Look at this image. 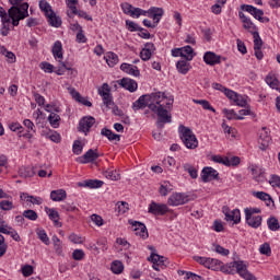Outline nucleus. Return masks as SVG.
<instances>
[{
	"mask_svg": "<svg viewBox=\"0 0 280 280\" xmlns=\"http://www.w3.org/2000/svg\"><path fill=\"white\" fill-rule=\"evenodd\" d=\"M163 100H167V96L163 92L144 94L133 103L132 108L133 110H141L148 106L152 113L158 115L155 126L158 130H162L165 128V124H172V115H168L170 112L161 104Z\"/></svg>",
	"mask_w": 280,
	"mask_h": 280,
	"instance_id": "1",
	"label": "nucleus"
},
{
	"mask_svg": "<svg viewBox=\"0 0 280 280\" xmlns=\"http://www.w3.org/2000/svg\"><path fill=\"white\" fill-rule=\"evenodd\" d=\"M27 10H30L27 2L22 3L20 7H11L8 12L0 15L1 23H12L13 27H19L20 21L30 16Z\"/></svg>",
	"mask_w": 280,
	"mask_h": 280,
	"instance_id": "2",
	"label": "nucleus"
},
{
	"mask_svg": "<svg viewBox=\"0 0 280 280\" xmlns=\"http://www.w3.org/2000/svg\"><path fill=\"white\" fill-rule=\"evenodd\" d=\"M235 269L236 272L240 275V277H242L245 280H257V278L255 276H253V273L249 272V270L247 269L246 265L244 264V261H233L230 264L224 265V262H222L221 265V272H224V275H235Z\"/></svg>",
	"mask_w": 280,
	"mask_h": 280,
	"instance_id": "3",
	"label": "nucleus"
},
{
	"mask_svg": "<svg viewBox=\"0 0 280 280\" xmlns=\"http://www.w3.org/2000/svg\"><path fill=\"white\" fill-rule=\"evenodd\" d=\"M98 95L103 98V104L107 108H112L114 115L117 117H122L124 112L119 109L117 105H115V102L113 101V95H110V86L108 83H103L102 89L98 90Z\"/></svg>",
	"mask_w": 280,
	"mask_h": 280,
	"instance_id": "4",
	"label": "nucleus"
},
{
	"mask_svg": "<svg viewBox=\"0 0 280 280\" xmlns=\"http://www.w3.org/2000/svg\"><path fill=\"white\" fill-rule=\"evenodd\" d=\"M180 139L188 150H196L198 148V138L189 127L180 125L178 127Z\"/></svg>",
	"mask_w": 280,
	"mask_h": 280,
	"instance_id": "5",
	"label": "nucleus"
},
{
	"mask_svg": "<svg viewBox=\"0 0 280 280\" xmlns=\"http://www.w3.org/2000/svg\"><path fill=\"white\" fill-rule=\"evenodd\" d=\"M241 10H243L244 12H248L249 14H252V16H254V19H256L260 23H270V19L264 18V10L261 9H257L256 7L250 4H242Z\"/></svg>",
	"mask_w": 280,
	"mask_h": 280,
	"instance_id": "6",
	"label": "nucleus"
},
{
	"mask_svg": "<svg viewBox=\"0 0 280 280\" xmlns=\"http://www.w3.org/2000/svg\"><path fill=\"white\" fill-rule=\"evenodd\" d=\"M148 261H152L153 270H156L158 272H161V270H165V268L170 266V261H167V258H165V256H161L154 253H151Z\"/></svg>",
	"mask_w": 280,
	"mask_h": 280,
	"instance_id": "7",
	"label": "nucleus"
},
{
	"mask_svg": "<svg viewBox=\"0 0 280 280\" xmlns=\"http://www.w3.org/2000/svg\"><path fill=\"white\" fill-rule=\"evenodd\" d=\"M163 14H165V11L163 10V8L159 7H151L147 11L140 9V16H149V19L156 21L155 23H160L161 19L163 18Z\"/></svg>",
	"mask_w": 280,
	"mask_h": 280,
	"instance_id": "8",
	"label": "nucleus"
},
{
	"mask_svg": "<svg viewBox=\"0 0 280 280\" xmlns=\"http://www.w3.org/2000/svg\"><path fill=\"white\" fill-rule=\"evenodd\" d=\"M0 233H2L3 235H11L14 242H21V236L19 235L16 230L10 226L1 215H0Z\"/></svg>",
	"mask_w": 280,
	"mask_h": 280,
	"instance_id": "9",
	"label": "nucleus"
},
{
	"mask_svg": "<svg viewBox=\"0 0 280 280\" xmlns=\"http://www.w3.org/2000/svg\"><path fill=\"white\" fill-rule=\"evenodd\" d=\"M202 183H211V180H220V173L211 166H206L201 171Z\"/></svg>",
	"mask_w": 280,
	"mask_h": 280,
	"instance_id": "10",
	"label": "nucleus"
},
{
	"mask_svg": "<svg viewBox=\"0 0 280 280\" xmlns=\"http://www.w3.org/2000/svg\"><path fill=\"white\" fill-rule=\"evenodd\" d=\"M249 172L252 173V176L256 183L264 184L266 182V170L256 165L252 164L248 167Z\"/></svg>",
	"mask_w": 280,
	"mask_h": 280,
	"instance_id": "11",
	"label": "nucleus"
},
{
	"mask_svg": "<svg viewBox=\"0 0 280 280\" xmlns=\"http://www.w3.org/2000/svg\"><path fill=\"white\" fill-rule=\"evenodd\" d=\"M187 202H189V197L183 192H175L167 200L170 207H178L180 205H187Z\"/></svg>",
	"mask_w": 280,
	"mask_h": 280,
	"instance_id": "12",
	"label": "nucleus"
},
{
	"mask_svg": "<svg viewBox=\"0 0 280 280\" xmlns=\"http://www.w3.org/2000/svg\"><path fill=\"white\" fill-rule=\"evenodd\" d=\"M96 159H100V153H97V150L90 149L84 155L77 158L75 161L81 165H86V163H95Z\"/></svg>",
	"mask_w": 280,
	"mask_h": 280,
	"instance_id": "13",
	"label": "nucleus"
},
{
	"mask_svg": "<svg viewBox=\"0 0 280 280\" xmlns=\"http://www.w3.org/2000/svg\"><path fill=\"white\" fill-rule=\"evenodd\" d=\"M128 223L131 224V226H135L133 231L136 235L142 237V240H148L150 235L148 234V228L145 226V224L139 221H135L132 219H130Z\"/></svg>",
	"mask_w": 280,
	"mask_h": 280,
	"instance_id": "14",
	"label": "nucleus"
},
{
	"mask_svg": "<svg viewBox=\"0 0 280 280\" xmlns=\"http://www.w3.org/2000/svg\"><path fill=\"white\" fill-rule=\"evenodd\" d=\"M271 141L272 138H270V131H268V128L262 127L258 139L259 149L262 151L268 150V145H270Z\"/></svg>",
	"mask_w": 280,
	"mask_h": 280,
	"instance_id": "15",
	"label": "nucleus"
},
{
	"mask_svg": "<svg viewBox=\"0 0 280 280\" xmlns=\"http://www.w3.org/2000/svg\"><path fill=\"white\" fill-rule=\"evenodd\" d=\"M170 211V208L165 203H156L155 201H151L149 205V213L152 215H165Z\"/></svg>",
	"mask_w": 280,
	"mask_h": 280,
	"instance_id": "16",
	"label": "nucleus"
},
{
	"mask_svg": "<svg viewBox=\"0 0 280 280\" xmlns=\"http://www.w3.org/2000/svg\"><path fill=\"white\" fill-rule=\"evenodd\" d=\"M238 19H241L243 23V30H246V32H249V34L253 35V32H258L257 31V25L253 23V20H250L244 12L240 11L238 12Z\"/></svg>",
	"mask_w": 280,
	"mask_h": 280,
	"instance_id": "17",
	"label": "nucleus"
},
{
	"mask_svg": "<svg viewBox=\"0 0 280 280\" xmlns=\"http://www.w3.org/2000/svg\"><path fill=\"white\" fill-rule=\"evenodd\" d=\"M226 222H233V224H240L242 222V213L240 209H234L230 211L228 208L223 209Z\"/></svg>",
	"mask_w": 280,
	"mask_h": 280,
	"instance_id": "18",
	"label": "nucleus"
},
{
	"mask_svg": "<svg viewBox=\"0 0 280 280\" xmlns=\"http://www.w3.org/2000/svg\"><path fill=\"white\" fill-rule=\"evenodd\" d=\"M156 51V47L153 43H147L144 44V47L140 51V58L143 60V62H148L152 58V54Z\"/></svg>",
	"mask_w": 280,
	"mask_h": 280,
	"instance_id": "19",
	"label": "nucleus"
},
{
	"mask_svg": "<svg viewBox=\"0 0 280 280\" xmlns=\"http://www.w3.org/2000/svg\"><path fill=\"white\" fill-rule=\"evenodd\" d=\"M95 125V118L93 116H85L79 121V130L81 132H89Z\"/></svg>",
	"mask_w": 280,
	"mask_h": 280,
	"instance_id": "20",
	"label": "nucleus"
},
{
	"mask_svg": "<svg viewBox=\"0 0 280 280\" xmlns=\"http://www.w3.org/2000/svg\"><path fill=\"white\" fill-rule=\"evenodd\" d=\"M222 57L217 55L213 51H207L203 55V61L206 65H209L210 67H214V65H220Z\"/></svg>",
	"mask_w": 280,
	"mask_h": 280,
	"instance_id": "21",
	"label": "nucleus"
},
{
	"mask_svg": "<svg viewBox=\"0 0 280 280\" xmlns=\"http://www.w3.org/2000/svg\"><path fill=\"white\" fill-rule=\"evenodd\" d=\"M120 86H122V89H126V91H129L130 93H135V91H137L138 89V84L137 81L129 79V78H122L119 81Z\"/></svg>",
	"mask_w": 280,
	"mask_h": 280,
	"instance_id": "22",
	"label": "nucleus"
},
{
	"mask_svg": "<svg viewBox=\"0 0 280 280\" xmlns=\"http://www.w3.org/2000/svg\"><path fill=\"white\" fill-rule=\"evenodd\" d=\"M253 196H255V198H258V200H262V202H266L267 207H270V205L275 207V200L272 199L270 194L264 191H254Z\"/></svg>",
	"mask_w": 280,
	"mask_h": 280,
	"instance_id": "23",
	"label": "nucleus"
},
{
	"mask_svg": "<svg viewBox=\"0 0 280 280\" xmlns=\"http://www.w3.org/2000/svg\"><path fill=\"white\" fill-rule=\"evenodd\" d=\"M120 70L129 75H133L135 78H139V75H141L139 68L129 63H121Z\"/></svg>",
	"mask_w": 280,
	"mask_h": 280,
	"instance_id": "24",
	"label": "nucleus"
},
{
	"mask_svg": "<svg viewBox=\"0 0 280 280\" xmlns=\"http://www.w3.org/2000/svg\"><path fill=\"white\" fill-rule=\"evenodd\" d=\"M19 176H21V178H32L33 176H36V167L21 166L19 168Z\"/></svg>",
	"mask_w": 280,
	"mask_h": 280,
	"instance_id": "25",
	"label": "nucleus"
},
{
	"mask_svg": "<svg viewBox=\"0 0 280 280\" xmlns=\"http://www.w3.org/2000/svg\"><path fill=\"white\" fill-rule=\"evenodd\" d=\"M245 222L252 229H259V226H261L262 218L261 215L250 217V214H247V217H245Z\"/></svg>",
	"mask_w": 280,
	"mask_h": 280,
	"instance_id": "26",
	"label": "nucleus"
},
{
	"mask_svg": "<svg viewBox=\"0 0 280 280\" xmlns=\"http://www.w3.org/2000/svg\"><path fill=\"white\" fill-rule=\"evenodd\" d=\"M104 186V182L100 179H88L83 183H79V187H89V189H100Z\"/></svg>",
	"mask_w": 280,
	"mask_h": 280,
	"instance_id": "27",
	"label": "nucleus"
},
{
	"mask_svg": "<svg viewBox=\"0 0 280 280\" xmlns=\"http://www.w3.org/2000/svg\"><path fill=\"white\" fill-rule=\"evenodd\" d=\"M51 51L55 60H58V62H60L63 58L62 43L60 40L55 42Z\"/></svg>",
	"mask_w": 280,
	"mask_h": 280,
	"instance_id": "28",
	"label": "nucleus"
},
{
	"mask_svg": "<svg viewBox=\"0 0 280 280\" xmlns=\"http://www.w3.org/2000/svg\"><path fill=\"white\" fill-rule=\"evenodd\" d=\"M50 199L54 202H62V200L67 199V190L65 189L52 190L50 192Z\"/></svg>",
	"mask_w": 280,
	"mask_h": 280,
	"instance_id": "29",
	"label": "nucleus"
},
{
	"mask_svg": "<svg viewBox=\"0 0 280 280\" xmlns=\"http://www.w3.org/2000/svg\"><path fill=\"white\" fill-rule=\"evenodd\" d=\"M101 135L103 137H106L108 139V141H120L121 140L120 135H117V133L113 132V130H110L108 128H103L101 130Z\"/></svg>",
	"mask_w": 280,
	"mask_h": 280,
	"instance_id": "30",
	"label": "nucleus"
},
{
	"mask_svg": "<svg viewBox=\"0 0 280 280\" xmlns=\"http://www.w3.org/2000/svg\"><path fill=\"white\" fill-rule=\"evenodd\" d=\"M48 23L51 27H60L62 25V20L60 16L56 15V12L51 11L49 15H47Z\"/></svg>",
	"mask_w": 280,
	"mask_h": 280,
	"instance_id": "31",
	"label": "nucleus"
},
{
	"mask_svg": "<svg viewBox=\"0 0 280 280\" xmlns=\"http://www.w3.org/2000/svg\"><path fill=\"white\" fill-rule=\"evenodd\" d=\"M187 61L188 60L186 59V60H180L176 63L178 72L182 73L183 75H187V73H189V69H191V66Z\"/></svg>",
	"mask_w": 280,
	"mask_h": 280,
	"instance_id": "32",
	"label": "nucleus"
},
{
	"mask_svg": "<svg viewBox=\"0 0 280 280\" xmlns=\"http://www.w3.org/2000/svg\"><path fill=\"white\" fill-rule=\"evenodd\" d=\"M73 14H78L80 19H85V21H93V18L91 15H88L86 11L78 10L77 7H72V13L68 12V16L70 19L73 18Z\"/></svg>",
	"mask_w": 280,
	"mask_h": 280,
	"instance_id": "33",
	"label": "nucleus"
},
{
	"mask_svg": "<svg viewBox=\"0 0 280 280\" xmlns=\"http://www.w3.org/2000/svg\"><path fill=\"white\" fill-rule=\"evenodd\" d=\"M180 58L186 60H194V48L191 46L182 47Z\"/></svg>",
	"mask_w": 280,
	"mask_h": 280,
	"instance_id": "34",
	"label": "nucleus"
},
{
	"mask_svg": "<svg viewBox=\"0 0 280 280\" xmlns=\"http://www.w3.org/2000/svg\"><path fill=\"white\" fill-rule=\"evenodd\" d=\"M183 168H184V172H187L190 176V178H198V170H196V167H194L191 164L189 163H186V164H183Z\"/></svg>",
	"mask_w": 280,
	"mask_h": 280,
	"instance_id": "35",
	"label": "nucleus"
},
{
	"mask_svg": "<svg viewBox=\"0 0 280 280\" xmlns=\"http://www.w3.org/2000/svg\"><path fill=\"white\" fill-rule=\"evenodd\" d=\"M39 9L45 13V16H49L54 10L47 0H39Z\"/></svg>",
	"mask_w": 280,
	"mask_h": 280,
	"instance_id": "36",
	"label": "nucleus"
},
{
	"mask_svg": "<svg viewBox=\"0 0 280 280\" xmlns=\"http://www.w3.org/2000/svg\"><path fill=\"white\" fill-rule=\"evenodd\" d=\"M51 242L54 244L55 253L57 255H62V242L60 241V238H58V236L54 235L51 237Z\"/></svg>",
	"mask_w": 280,
	"mask_h": 280,
	"instance_id": "37",
	"label": "nucleus"
},
{
	"mask_svg": "<svg viewBox=\"0 0 280 280\" xmlns=\"http://www.w3.org/2000/svg\"><path fill=\"white\" fill-rule=\"evenodd\" d=\"M46 213H48L49 220L54 221L55 224H58V220H60V214L52 208H45Z\"/></svg>",
	"mask_w": 280,
	"mask_h": 280,
	"instance_id": "38",
	"label": "nucleus"
},
{
	"mask_svg": "<svg viewBox=\"0 0 280 280\" xmlns=\"http://www.w3.org/2000/svg\"><path fill=\"white\" fill-rule=\"evenodd\" d=\"M110 270L114 272V275H121V272H124V262L119 260L113 261Z\"/></svg>",
	"mask_w": 280,
	"mask_h": 280,
	"instance_id": "39",
	"label": "nucleus"
},
{
	"mask_svg": "<svg viewBox=\"0 0 280 280\" xmlns=\"http://www.w3.org/2000/svg\"><path fill=\"white\" fill-rule=\"evenodd\" d=\"M48 121L52 128H58V126H60V115L50 113Z\"/></svg>",
	"mask_w": 280,
	"mask_h": 280,
	"instance_id": "40",
	"label": "nucleus"
},
{
	"mask_svg": "<svg viewBox=\"0 0 280 280\" xmlns=\"http://www.w3.org/2000/svg\"><path fill=\"white\" fill-rule=\"evenodd\" d=\"M269 231H279V220L275 217H271L267 220Z\"/></svg>",
	"mask_w": 280,
	"mask_h": 280,
	"instance_id": "41",
	"label": "nucleus"
},
{
	"mask_svg": "<svg viewBox=\"0 0 280 280\" xmlns=\"http://www.w3.org/2000/svg\"><path fill=\"white\" fill-rule=\"evenodd\" d=\"M252 36L254 38V49H261L264 47V40H261L259 32H253Z\"/></svg>",
	"mask_w": 280,
	"mask_h": 280,
	"instance_id": "42",
	"label": "nucleus"
},
{
	"mask_svg": "<svg viewBox=\"0 0 280 280\" xmlns=\"http://www.w3.org/2000/svg\"><path fill=\"white\" fill-rule=\"evenodd\" d=\"M223 113H224L226 119H229L230 121H231V119H238V120L244 119V117L237 116V113H235V110H233V109L224 108Z\"/></svg>",
	"mask_w": 280,
	"mask_h": 280,
	"instance_id": "43",
	"label": "nucleus"
},
{
	"mask_svg": "<svg viewBox=\"0 0 280 280\" xmlns=\"http://www.w3.org/2000/svg\"><path fill=\"white\" fill-rule=\"evenodd\" d=\"M82 150H84V144H82V141L75 140L72 145L73 154L80 156V154H82Z\"/></svg>",
	"mask_w": 280,
	"mask_h": 280,
	"instance_id": "44",
	"label": "nucleus"
},
{
	"mask_svg": "<svg viewBox=\"0 0 280 280\" xmlns=\"http://www.w3.org/2000/svg\"><path fill=\"white\" fill-rule=\"evenodd\" d=\"M106 62L108 67H115L119 62V57L115 52H108Z\"/></svg>",
	"mask_w": 280,
	"mask_h": 280,
	"instance_id": "45",
	"label": "nucleus"
},
{
	"mask_svg": "<svg viewBox=\"0 0 280 280\" xmlns=\"http://www.w3.org/2000/svg\"><path fill=\"white\" fill-rule=\"evenodd\" d=\"M23 218H26V220H31L32 222H36L38 220V213L34 210H24L23 211Z\"/></svg>",
	"mask_w": 280,
	"mask_h": 280,
	"instance_id": "46",
	"label": "nucleus"
},
{
	"mask_svg": "<svg viewBox=\"0 0 280 280\" xmlns=\"http://www.w3.org/2000/svg\"><path fill=\"white\" fill-rule=\"evenodd\" d=\"M222 267V261L218 260V259H213L210 258L209 259V265H208V269L209 270H220V268Z\"/></svg>",
	"mask_w": 280,
	"mask_h": 280,
	"instance_id": "47",
	"label": "nucleus"
},
{
	"mask_svg": "<svg viewBox=\"0 0 280 280\" xmlns=\"http://www.w3.org/2000/svg\"><path fill=\"white\" fill-rule=\"evenodd\" d=\"M233 102L236 106H241L242 108L246 107V104H248V101H246V96L240 94H236V97Z\"/></svg>",
	"mask_w": 280,
	"mask_h": 280,
	"instance_id": "48",
	"label": "nucleus"
},
{
	"mask_svg": "<svg viewBox=\"0 0 280 280\" xmlns=\"http://www.w3.org/2000/svg\"><path fill=\"white\" fill-rule=\"evenodd\" d=\"M0 209L2 211H12V209H14V203L10 200H2L0 201Z\"/></svg>",
	"mask_w": 280,
	"mask_h": 280,
	"instance_id": "49",
	"label": "nucleus"
},
{
	"mask_svg": "<svg viewBox=\"0 0 280 280\" xmlns=\"http://www.w3.org/2000/svg\"><path fill=\"white\" fill-rule=\"evenodd\" d=\"M39 69H42V71H44L45 73H54V65H51L47 61L40 62Z\"/></svg>",
	"mask_w": 280,
	"mask_h": 280,
	"instance_id": "50",
	"label": "nucleus"
},
{
	"mask_svg": "<svg viewBox=\"0 0 280 280\" xmlns=\"http://www.w3.org/2000/svg\"><path fill=\"white\" fill-rule=\"evenodd\" d=\"M37 237L43 242L46 246H49V236H47V232L45 230L37 231Z\"/></svg>",
	"mask_w": 280,
	"mask_h": 280,
	"instance_id": "51",
	"label": "nucleus"
},
{
	"mask_svg": "<svg viewBox=\"0 0 280 280\" xmlns=\"http://www.w3.org/2000/svg\"><path fill=\"white\" fill-rule=\"evenodd\" d=\"M104 176L107 177L109 180H119L121 175L117 173V171H106Z\"/></svg>",
	"mask_w": 280,
	"mask_h": 280,
	"instance_id": "52",
	"label": "nucleus"
},
{
	"mask_svg": "<svg viewBox=\"0 0 280 280\" xmlns=\"http://www.w3.org/2000/svg\"><path fill=\"white\" fill-rule=\"evenodd\" d=\"M126 27H127L128 32H138V30H142L141 26H139V24H137L130 20L126 21Z\"/></svg>",
	"mask_w": 280,
	"mask_h": 280,
	"instance_id": "53",
	"label": "nucleus"
},
{
	"mask_svg": "<svg viewBox=\"0 0 280 280\" xmlns=\"http://www.w3.org/2000/svg\"><path fill=\"white\" fill-rule=\"evenodd\" d=\"M259 252L261 255H266L267 257H270L272 255V249L270 248V244L265 243L260 246Z\"/></svg>",
	"mask_w": 280,
	"mask_h": 280,
	"instance_id": "54",
	"label": "nucleus"
},
{
	"mask_svg": "<svg viewBox=\"0 0 280 280\" xmlns=\"http://www.w3.org/2000/svg\"><path fill=\"white\" fill-rule=\"evenodd\" d=\"M46 137L50 139V141H54V143H60V133L56 131H49L46 133Z\"/></svg>",
	"mask_w": 280,
	"mask_h": 280,
	"instance_id": "55",
	"label": "nucleus"
},
{
	"mask_svg": "<svg viewBox=\"0 0 280 280\" xmlns=\"http://www.w3.org/2000/svg\"><path fill=\"white\" fill-rule=\"evenodd\" d=\"M212 161L214 163H221V165H225L226 167H229V158H222L220 155H213L212 156Z\"/></svg>",
	"mask_w": 280,
	"mask_h": 280,
	"instance_id": "56",
	"label": "nucleus"
},
{
	"mask_svg": "<svg viewBox=\"0 0 280 280\" xmlns=\"http://www.w3.org/2000/svg\"><path fill=\"white\" fill-rule=\"evenodd\" d=\"M192 259L197 261V264H200L201 266H205V268L209 267V259L207 257H201V256H194Z\"/></svg>",
	"mask_w": 280,
	"mask_h": 280,
	"instance_id": "57",
	"label": "nucleus"
},
{
	"mask_svg": "<svg viewBox=\"0 0 280 280\" xmlns=\"http://www.w3.org/2000/svg\"><path fill=\"white\" fill-rule=\"evenodd\" d=\"M22 275L23 277H32V275H34V267L31 265H25L22 267Z\"/></svg>",
	"mask_w": 280,
	"mask_h": 280,
	"instance_id": "58",
	"label": "nucleus"
},
{
	"mask_svg": "<svg viewBox=\"0 0 280 280\" xmlns=\"http://www.w3.org/2000/svg\"><path fill=\"white\" fill-rule=\"evenodd\" d=\"M214 250L218 253V255H222V257H228L230 255V250L224 248L222 245H214Z\"/></svg>",
	"mask_w": 280,
	"mask_h": 280,
	"instance_id": "59",
	"label": "nucleus"
},
{
	"mask_svg": "<svg viewBox=\"0 0 280 280\" xmlns=\"http://www.w3.org/2000/svg\"><path fill=\"white\" fill-rule=\"evenodd\" d=\"M72 257L73 259H75V261H82V259H84V250L74 249L72 253Z\"/></svg>",
	"mask_w": 280,
	"mask_h": 280,
	"instance_id": "60",
	"label": "nucleus"
},
{
	"mask_svg": "<svg viewBox=\"0 0 280 280\" xmlns=\"http://www.w3.org/2000/svg\"><path fill=\"white\" fill-rule=\"evenodd\" d=\"M135 7H132V4L128 3V2H125L121 4V9H122V12L129 16L132 15V10H133Z\"/></svg>",
	"mask_w": 280,
	"mask_h": 280,
	"instance_id": "61",
	"label": "nucleus"
},
{
	"mask_svg": "<svg viewBox=\"0 0 280 280\" xmlns=\"http://www.w3.org/2000/svg\"><path fill=\"white\" fill-rule=\"evenodd\" d=\"M269 185H271V187H280V176L271 175L269 179Z\"/></svg>",
	"mask_w": 280,
	"mask_h": 280,
	"instance_id": "62",
	"label": "nucleus"
},
{
	"mask_svg": "<svg viewBox=\"0 0 280 280\" xmlns=\"http://www.w3.org/2000/svg\"><path fill=\"white\" fill-rule=\"evenodd\" d=\"M118 213H126L128 211V202L126 201H118L117 202Z\"/></svg>",
	"mask_w": 280,
	"mask_h": 280,
	"instance_id": "63",
	"label": "nucleus"
},
{
	"mask_svg": "<svg viewBox=\"0 0 280 280\" xmlns=\"http://www.w3.org/2000/svg\"><path fill=\"white\" fill-rule=\"evenodd\" d=\"M77 43H86V35H84V30H81L77 33Z\"/></svg>",
	"mask_w": 280,
	"mask_h": 280,
	"instance_id": "64",
	"label": "nucleus"
}]
</instances>
